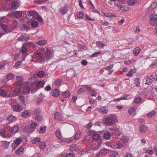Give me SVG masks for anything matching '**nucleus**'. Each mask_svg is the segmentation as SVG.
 <instances>
[{
    "label": "nucleus",
    "mask_w": 157,
    "mask_h": 157,
    "mask_svg": "<svg viewBox=\"0 0 157 157\" xmlns=\"http://www.w3.org/2000/svg\"><path fill=\"white\" fill-rule=\"evenodd\" d=\"M115 116L113 114H111L109 117L104 118L103 120V123L108 126L112 125L115 120Z\"/></svg>",
    "instance_id": "1"
},
{
    "label": "nucleus",
    "mask_w": 157,
    "mask_h": 157,
    "mask_svg": "<svg viewBox=\"0 0 157 157\" xmlns=\"http://www.w3.org/2000/svg\"><path fill=\"white\" fill-rule=\"evenodd\" d=\"M42 58V56L41 53L40 52H35L32 56L31 62L33 61L36 62H39L41 61Z\"/></svg>",
    "instance_id": "2"
},
{
    "label": "nucleus",
    "mask_w": 157,
    "mask_h": 157,
    "mask_svg": "<svg viewBox=\"0 0 157 157\" xmlns=\"http://www.w3.org/2000/svg\"><path fill=\"white\" fill-rule=\"evenodd\" d=\"M25 14L26 15L27 19L29 20V21L33 18L38 14L34 10L26 11Z\"/></svg>",
    "instance_id": "3"
},
{
    "label": "nucleus",
    "mask_w": 157,
    "mask_h": 157,
    "mask_svg": "<svg viewBox=\"0 0 157 157\" xmlns=\"http://www.w3.org/2000/svg\"><path fill=\"white\" fill-rule=\"evenodd\" d=\"M43 49L45 53L46 58L47 59L51 58L53 53V50L52 49H48L47 47L43 48Z\"/></svg>",
    "instance_id": "4"
},
{
    "label": "nucleus",
    "mask_w": 157,
    "mask_h": 157,
    "mask_svg": "<svg viewBox=\"0 0 157 157\" xmlns=\"http://www.w3.org/2000/svg\"><path fill=\"white\" fill-rule=\"evenodd\" d=\"M0 33H3L4 34L6 33H8L10 32V29L6 24H4L0 23Z\"/></svg>",
    "instance_id": "5"
},
{
    "label": "nucleus",
    "mask_w": 157,
    "mask_h": 157,
    "mask_svg": "<svg viewBox=\"0 0 157 157\" xmlns=\"http://www.w3.org/2000/svg\"><path fill=\"white\" fill-rule=\"evenodd\" d=\"M22 140L20 138H17L14 140L13 143L12 144V147L13 149H15L17 146L19 145L21 142Z\"/></svg>",
    "instance_id": "6"
},
{
    "label": "nucleus",
    "mask_w": 157,
    "mask_h": 157,
    "mask_svg": "<svg viewBox=\"0 0 157 157\" xmlns=\"http://www.w3.org/2000/svg\"><path fill=\"white\" fill-rule=\"evenodd\" d=\"M115 5L116 7H118L122 11H126L128 10V7L124 5H122L117 3H115Z\"/></svg>",
    "instance_id": "7"
},
{
    "label": "nucleus",
    "mask_w": 157,
    "mask_h": 157,
    "mask_svg": "<svg viewBox=\"0 0 157 157\" xmlns=\"http://www.w3.org/2000/svg\"><path fill=\"white\" fill-rule=\"evenodd\" d=\"M147 78L146 79V84H151L152 79H153V76L152 74H148L147 75Z\"/></svg>",
    "instance_id": "8"
},
{
    "label": "nucleus",
    "mask_w": 157,
    "mask_h": 157,
    "mask_svg": "<svg viewBox=\"0 0 157 157\" xmlns=\"http://www.w3.org/2000/svg\"><path fill=\"white\" fill-rule=\"evenodd\" d=\"M98 110L100 112L103 114H106L108 112V109L107 107H101L99 108Z\"/></svg>",
    "instance_id": "9"
},
{
    "label": "nucleus",
    "mask_w": 157,
    "mask_h": 157,
    "mask_svg": "<svg viewBox=\"0 0 157 157\" xmlns=\"http://www.w3.org/2000/svg\"><path fill=\"white\" fill-rule=\"evenodd\" d=\"M23 13V11H16L13 12V14L14 17L18 18L21 17Z\"/></svg>",
    "instance_id": "10"
},
{
    "label": "nucleus",
    "mask_w": 157,
    "mask_h": 157,
    "mask_svg": "<svg viewBox=\"0 0 157 157\" xmlns=\"http://www.w3.org/2000/svg\"><path fill=\"white\" fill-rule=\"evenodd\" d=\"M23 108L18 105H13V110L14 111L18 112L21 111Z\"/></svg>",
    "instance_id": "11"
},
{
    "label": "nucleus",
    "mask_w": 157,
    "mask_h": 157,
    "mask_svg": "<svg viewBox=\"0 0 157 157\" xmlns=\"http://www.w3.org/2000/svg\"><path fill=\"white\" fill-rule=\"evenodd\" d=\"M30 25L29 23V21H27L26 24H23L21 29H22L27 31L30 30L31 29L30 27Z\"/></svg>",
    "instance_id": "12"
},
{
    "label": "nucleus",
    "mask_w": 157,
    "mask_h": 157,
    "mask_svg": "<svg viewBox=\"0 0 157 157\" xmlns=\"http://www.w3.org/2000/svg\"><path fill=\"white\" fill-rule=\"evenodd\" d=\"M150 23L153 26L157 24V18L153 17L151 18Z\"/></svg>",
    "instance_id": "13"
},
{
    "label": "nucleus",
    "mask_w": 157,
    "mask_h": 157,
    "mask_svg": "<svg viewBox=\"0 0 157 157\" xmlns=\"http://www.w3.org/2000/svg\"><path fill=\"white\" fill-rule=\"evenodd\" d=\"M29 37L26 35H22L18 38V40L21 41H27L29 39Z\"/></svg>",
    "instance_id": "14"
},
{
    "label": "nucleus",
    "mask_w": 157,
    "mask_h": 157,
    "mask_svg": "<svg viewBox=\"0 0 157 157\" xmlns=\"http://www.w3.org/2000/svg\"><path fill=\"white\" fill-rule=\"evenodd\" d=\"M31 114V112L28 110L24 111L21 114V116L23 118L27 117Z\"/></svg>",
    "instance_id": "15"
},
{
    "label": "nucleus",
    "mask_w": 157,
    "mask_h": 157,
    "mask_svg": "<svg viewBox=\"0 0 157 157\" xmlns=\"http://www.w3.org/2000/svg\"><path fill=\"white\" fill-rule=\"evenodd\" d=\"M1 142L3 147L5 149H7L8 147L10 142H7L5 141H1Z\"/></svg>",
    "instance_id": "16"
},
{
    "label": "nucleus",
    "mask_w": 157,
    "mask_h": 157,
    "mask_svg": "<svg viewBox=\"0 0 157 157\" xmlns=\"http://www.w3.org/2000/svg\"><path fill=\"white\" fill-rule=\"evenodd\" d=\"M29 23L31 25L32 27H36L38 26L39 24L38 22L35 21H29Z\"/></svg>",
    "instance_id": "17"
},
{
    "label": "nucleus",
    "mask_w": 157,
    "mask_h": 157,
    "mask_svg": "<svg viewBox=\"0 0 157 157\" xmlns=\"http://www.w3.org/2000/svg\"><path fill=\"white\" fill-rule=\"evenodd\" d=\"M136 69L134 68L131 69L127 74L126 75L128 77H132L133 74L136 72Z\"/></svg>",
    "instance_id": "18"
},
{
    "label": "nucleus",
    "mask_w": 157,
    "mask_h": 157,
    "mask_svg": "<svg viewBox=\"0 0 157 157\" xmlns=\"http://www.w3.org/2000/svg\"><path fill=\"white\" fill-rule=\"evenodd\" d=\"M7 120L9 121L13 122L16 120L17 118L12 115L9 116L6 118Z\"/></svg>",
    "instance_id": "19"
},
{
    "label": "nucleus",
    "mask_w": 157,
    "mask_h": 157,
    "mask_svg": "<svg viewBox=\"0 0 157 157\" xmlns=\"http://www.w3.org/2000/svg\"><path fill=\"white\" fill-rule=\"evenodd\" d=\"M24 151V148L21 147L20 148L16 150L15 153L17 155H20L23 153Z\"/></svg>",
    "instance_id": "20"
},
{
    "label": "nucleus",
    "mask_w": 157,
    "mask_h": 157,
    "mask_svg": "<svg viewBox=\"0 0 157 157\" xmlns=\"http://www.w3.org/2000/svg\"><path fill=\"white\" fill-rule=\"evenodd\" d=\"M54 117L57 120H61L63 118L61 114L59 112L55 113Z\"/></svg>",
    "instance_id": "21"
},
{
    "label": "nucleus",
    "mask_w": 157,
    "mask_h": 157,
    "mask_svg": "<svg viewBox=\"0 0 157 157\" xmlns=\"http://www.w3.org/2000/svg\"><path fill=\"white\" fill-rule=\"evenodd\" d=\"M141 50V49L139 47H136L133 50V52L134 55L137 56L139 54Z\"/></svg>",
    "instance_id": "22"
},
{
    "label": "nucleus",
    "mask_w": 157,
    "mask_h": 157,
    "mask_svg": "<svg viewBox=\"0 0 157 157\" xmlns=\"http://www.w3.org/2000/svg\"><path fill=\"white\" fill-rule=\"evenodd\" d=\"M47 41L45 40H41L36 42V44L40 46L44 45L47 44Z\"/></svg>",
    "instance_id": "23"
},
{
    "label": "nucleus",
    "mask_w": 157,
    "mask_h": 157,
    "mask_svg": "<svg viewBox=\"0 0 157 157\" xmlns=\"http://www.w3.org/2000/svg\"><path fill=\"white\" fill-rule=\"evenodd\" d=\"M52 94L53 96L56 97L59 95L60 92L58 89H56L52 91Z\"/></svg>",
    "instance_id": "24"
},
{
    "label": "nucleus",
    "mask_w": 157,
    "mask_h": 157,
    "mask_svg": "<svg viewBox=\"0 0 157 157\" xmlns=\"http://www.w3.org/2000/svg\"><path fill=\"white\" fill-rule=\"evenodd\" d=\"M128 113L131 116H134L136 114V110L135 108H130L128 109Z\"/></svg>",
    "instance_id": "25"
},
{
    "label": "nucleus",
    "mask_w": 157,
    "mask_h": 157,
    "mask_svg": "<svg viewBox=\"0 0 157 157\" xmlns=\"http://www.w3.org/2000/svg\"><path fill=\"white\" fill-rule=\"evenodd\" d=\"M19 6L18 3L17 2H14L11 4V9H17Z\"/></svg>",
    "instance_id": "26"
},
{
    "label": "nucleus",
    "mask_w": 157,
    "mask_h": 157,
    "mask_svg": "<svg viewBox=\"0 0 157 157\" xmlns=\"http://www.w3.org/2000/svg\"><path fill=\"white\" fill-rule=\"evenodd\" d=\"M37 80V78L36 77H31L29 78L28 82L29 83H33L36 82Z\"/></svg>",
    "instance_id": "27"
},
{
    "label": "nucleus",
    "mask_w": 157,
    "mask_h": 157,
    "mask_svg": "<svg viewBox=\"0 0 157 157\" xmlns=\"http://www.w3.org/2000/svg\"><path fill=\"white\" fill-rule=\"evenodd\" d=\"M93 139L95 140H99L100 139L99 135L97 133L93 134L92 136Z\"/></svg>",
    "instance_id": "28"
},
{
    "label": "nucleus",
    "mask_w": 157,
    "mask_h": 157,
    "mask_svg": "<svg viewBox=\"0 0 157 157\" xmlns=\"http://www.w3.org/2000/svg\"><path fill=\"white\" fill-rule=\"evenodd\" d=\"M19 100L22 105H25V97L22 95H21L18 97Z\"/></svg>",
    "instance_id": "29"
},
{
    "label": "nucleus",
    "mask_w": 157,
    "mask_h": 157,
    "mask_svg": "<svg viewBox=\"0 0 157 157\" xmlns=\"http://www.w3.org/2000/svg\"><path fill=\"white\" fill-rule=\"evenodd\" d=\"M59 10L62 15H63L66 13L68 10V8L66 7L63 8H61Z\"/></svg>",
    "instance_id": "30"
},
{
    "label": "nucleus",
    "mask_w": 157,
    "mask_h": 157,
    "mask_svg": "<svg viewBox=\"0 0 157 157\" xmlns=\"http://www.w3.org/2000/svg\"><path fill=\"white\" fill-rule=\"evenodd\" d=\"M26 44H24L23 45L21 48V50L20 51V52L22 53L23 54H24L27 51V48L26 47Z\"/></svg>",
    "instance_id": "31"
},
{
    "label": "nucleus",
    "mask_w": 157,
    "mask_h": 157,
    "mask_svg": "<svg viewBox=\"0 0 157 157\" xmlns=\"http://www.w3.org/2000/svg\"><path fill=\"white\" fill-rule=\"evenodd\" d=\"M123 146V145L121 144L120 142L115 143L113 145V147L116 148H120V147H122Z\"/></svg>",
    "instance_id": "32"
},
{
    "label": "nucleus",
    "mask_w": 157,
    "mask_h": 157,
    "mask_svg": "<svg viewBox=\"0 0 157 157\" xmlns=\"http://www.w3.org/2000/svg\"><path fill=\"white\" fill-rule=\"evenodd\" d=\"M78 148L77 146L75 144H73L70 146L69 149L72 151H75Z\"/></svg>",
    "instance_id": "33"
},
{
    "label": "nucleus",
    "mask_w": 157,
    "mask_h": 157,
    "mask_svg": "<svg viewBox=\"0 0 157 157\" xmlns=\"http://www.w3.org/2000/svg\"><path fill=\"white\" fill-rule=\"evenodd\" d=\"M140 129L142 132L144 133L146 132L147 128L146 127L145 125L142 124L140 126Z\"/></svg>",
    "instance_id": "34"
},
{
    "label": "nucleus",
    "mask_w": 157,
    "mask_h": 157,
    "mask_svg": "<svg viewBox=\"0 0 157 157\" xmlns=\"http://www.w3.org/2000/svg\"><path fill=\"white\" fill-rule=\"evenodd\" d=\"M38 126L37 123L34 121H32L30 124V127L32 129H35Z\"/></svg>",
    "instance_id": "35"
},
{
    "label": "nucleus",
    "mask_w": 157,
    "mask_h": 157,
    "mask_svg": "<svg viewBox=\"0 0 157 157\" xmlns=\"http://www.w3.org/2000/svg\"><path fill=\"white\" fill-rule=\"evenodd\" d=\"M102 13L105 16L108 17H112L114 15V14L112 13H109L107 12H102Z\"/></svg>",
    "instance_id": "36"
},
{
    "label": "nucleus",
    "mask_w": 157,
    "mask_h": 157,
    "mask_svg": "<svg viewBox=\"0 0 157 157\" xmlns=\"http://www.w3.org/2000/svg\"><path fill=\"white\" fill-rule=\"evenodd\" d=\"M96 45L98 47L100 48H102L105 46V44L102 42L99 41L97 42Z\"/></svg>",
    "instance_id": "37"
},
{
    "label": "nucleus",
    "mask_w": 157,
    "mask_h": 157,
    "mask_svg": "<svg viewBox=\"0 0 157 157\" xmlns=\"http://www.w3.org/2000/svg\"><path fill=\"white\" fill-rule=\"evenodd\" d=\"M77 92L79 95H82L85 94V90L83 88H81L77 90Z\"/></svg>",
    "instance_id": "38"
},
{
    "label": "nucleus",
    "mask_w": 157,
    "mask_h": 157,
    "mask_svg": "<svg viewBox=\"0 0 157 157\" xmlns=\"http://www.w3.org/2000/svg\"><path fill=\"white\" fill-rule=\"evenodd\" d=\"M19 129V127L18 125H16L13 127L12 131L14 133H16L18 132Z\"/></svg>",
    "instance_id": "39"
},
{
    "label": "nucleus",
    "mask_w": 157,
    "mask_h": 157,
    "mask_svg": "<svg viewBox=\"0 0 157 157\" xmlns=\"http://www.w3.org/2000/svg\"><path fill=\"white\" fill-rule=\"evenodd\" d=\"M14 78V75L12 73L8 74L6 75V78L9 80L13 79Z\"/></svg>",
    "instance_id": "40"
},
{
    "label": "nucleus",
    "mask_w": 157,
    "mask_h": 157,
    "mask_svg": "<svg viewBox=\"0 0 157 157\" xmlns=\"http://www.w3.org/2000/svg\"><path fill=\"white\" fill-rule=\"evenodd\" d=\"M81 132L79 130L75 134L74 136V138L75 140L78 139L81 136Z\"/></svg>",
    "instance_id": "41"
},
{
    "label": "nucleus",
    "mask_w": 157,
    "mask_h": 157,
    "mask_svg": "<svg viewBox=\"0 0 157 157\" xmlns=\"http://www.w3.org/2000/svg\"><path fill=\"white\" fill-rule=\"evenodd\" d=\"M71 95L70 92L69 91H67L63 94V97L65 98H68Z\"/></svg>",
    "instance_id": "42"
},
{
    "label": "nucleus",
    "mask_w": 157,
    "mask_h": 157,
    "mask_svg": "<svg viewBox=\"0 0 157 157\" xmlns=\"http://www.w3.org/2000/svg\"><path fill=\"white\" fill-rule=\"evenodd\" d=\"M111 137V134L109 132L105 133L103 135L104 138L106 139H109Z\"/></svg>",
    "instance_id": "43"
},
{
    "label": "nucleus",
    "mask_w": 157,
    "mask_h": 157,
    "mask_svg": "<svg viewBox=\"0 0 157 157\" xmlns=\"http://www.w3.org/2000/svg\"><path fill=\"white\" fill-rule=\"evenodd\" d=\"M62 82V81L60 79H57L55 80L54 83L56 86H58L61 84Z\"/></svg>",
    "instance_id": "44"
},
{
    "label": "nucleus",
    "mask_w": 157,
    "mask_h": 157,
    "mask_svg": "<svg viewBox=\"0 0 157 157\" xmlns=\"http://www.w3.org/2000/svg\"><path fill=\"white\" fill-rule=\"evenodd\" d=\"M39 146L41 149H43L46 147V144L44 142H42L39 144Z\"/></svg>",
    "instance_id": "45"
},
{
    "label": "nucleus",
    "mask_w": 157,
    "mask_h": 157,
    "mask_svg": "<svg viewBox=\"0 0 157 157\" xmlns=\"http://www.w3.org/2000/svg\"><path fill=\"white\" fill-rule=\"evenodd\" d=\"M36 86L38 88H42L44 86V83L42 81H39L37 83Z\"/></svg>",
    "instance_id": "46"
},
{
    "label": "nucleus",
    "mask_w": 157,
    "mask_h": 157,
    "mask_svg": "<svg viewBox=\"0 0 157 157\" xmlns=\"http://www.w3.org/2000/svg\"><path fill=\"white\" fill-rule=\"evenodd\" d=\"M100 144L101 143H100L96 147H94L93 146H92L90 147V149L91 151H94L98 150V149L100 147Z\"/></svg>",
    "instance_id": "47"
},
{
    "label": "nucleus",
    "mask_w": 157,
    "mask_h": 157,
    "mask_svg": "<svg viewBox=\"0 0 157 157\" xmlns=\"http://www.w3.org/2000/svg\"><path fill=\"white\" fill-rule=\"evenodd\" d=\"M109 151L107 149H103L100 151V153L102 155H105L107 154Z\"/></svg>",
    "instance_id": "48"
},
{
    "label": "nucleus",
    "mask_w": 157,
    "mask_h": 157,
    "mask_svg": "<svg viewBox=\"0 0 157 157\" xmlns=\"http://www.w3.org/2000/svg\"><path fill=\"white\" fill-rule=\"evenodd\" d=\"M40 141V139L39 138H36L35 139H34L32 140V143L37 144L38 143H39Z\"/></svg>",
    "instance_id": "49"
},
{
    "label": "nucleus",
    "mask_w": 157,
    "mask_h": 157,
    "mask_svg": "<svg viewBox=\"0 0 157 157\" xmlns=\"http://www.w3.org/2000/svg\"><path fill=\"white\" fill-rule=\"evenodd\" d=\"M136 60L135 59L129 60L128 61H124V63L125 64L129 65L132 63L136 62Z\"/></svg>",
    "instance_id": "50"
},
{
    "label": "nucleus",
    "mask_w": 157,
    "mask_h": 157,
    "mask_svg": "<svg viewBox=\"0 0 157 157\" xmlns=\"http://www.w3.org/2000/svg\"><path fill=\"white\" fill-rule=\"evenodd\" d=\"M121 140L124 143H127L128 141V138L126 136H123L121 138Z\"/></svg>",
    "instance_id": "51"
},
{
    "label": "nucleus",
    "mask_w": 157,
    "mask_h": 157,
    "mask_svg": "<svg viewBox=\"0 0 157 157\" xmlns=\"http://www.w3.org/2000/svg\"><path fill=\"white\" fill-rule=\"evenodd\" d=\"M100 54H103L104 53L103 52H101L100 51L95 52L92 54L91 56V57H97L98 55Z\"/></svg>",
    "instance_id": "52"
},
{
    "label": "nucleus",
    "mask_w": 157,
    "mask_h": 157,
    "mask_svg": "<svg viewBox=\"0 0 157 157\" xmlns=\"http://www.w3.org/2000/svg\"><path fill=\"white\" fill-rule=\"evenodd\" d=\"M155 111L154 110H152L151 111L148 113L147 115L149 117H152L153 116L155 113Z\"/></svg>",
    "instance_id": "53"
},
{
    "label": "nucleus",
    "mask_w": 157,
    "mask_h": 157,
    "mask_svg": "<svg viewBox=\"0 0 157 157\" xmlns=\"http://www.w3.org/2000/svg\"><path fill=\"white\" fill-rule=\"evenodd\" d=\"M136 2V0H128V5L131 6L134 5Z\"/></svg>",
    "instance_id": "54"
},
{
    "label": "nucleus",
    "mask_w": 157,
    "mask_h": 157,
    "mask_svg": "<svg viewBox=\"0 0 157 157\" xmlns=\"http://www.w3.org/2000/svg\"><path fill=\"white\" fill-rule=\"evenodd\" d=\"M56 136L57 138L59 139H61L62 138L61 133L59 130H57L56 132Z\"/></svg>",
    "instance_id": "55"
},
{
    "label": "nucleus",
    "mask_w": 157,
    "mask_h": 157,
    "mask_svg": "<svg viewBox=\"0 0 157 157\" xmlns=\"http://www.w3.org/2000/svg\"><path fill=\"white\" fill-rule=\"evenodd\" d=\"M139 78H136L135 80V84L136 85V86L137 87H138L140 86V81Z\"/></svg>",
    "instance_id": "56"
},
{
    "label": "nucleus",
    "mask_w": 157,
    "mask_h": 157,
    "mask_svg": "<svg viewBox=\"0 0 157 157\" xmlns=\"http://www.w3.org/2000/svg\"><path fill=\"white\" fill-rule=\"evenodd\" d=\"M141 101V98L138 97L136 98L134 100V101L135 103L138 104Z\"/></svg>",
    "instance_id": "57"
},
{
    "label": "nucleus",
    "mask_w": 157,
    "mask_h": 157,
    "mask_svg": "<svg viewBox=\"0 0 157 157\" xmlns=\"http://www.w3.org/2000/svg\"><path fill=\"white\" fill-rule=\"evenodd\" d=\"M30 89L29 87L28 86H25L24 89L23 91L24 93H28L30 92Z\"/></svg>",
    "instance_id": "58"
},
{
    "label": "nucleus",
    "mask_w": 157,
    "mask_h": 157,
    "mask_svg": "<svg viewBox=\"0 0 157 157\" xmlns=\"http://www.w3.org/2000/svg\"><path fill=\"white\" fill-rule=\"evenodd\" d=\"M146 152L147 153L149 154L150 155H151L153 153V150H152L151 147H149L146 151Z\"/></svg>",
    "instance_id": "59"
},
{
    "label": "nucleus",
    "mask_w": 157,
    "mask_h": 157,
    "mask_svg": "<svg viewBox=\"0 0 157 157\" xmlns=\"http://www.w3.org/2000/svg\"><path fill=\"white\" fill-rule=\"evenodd\" d=\"M83 13L82 12H79L77 13V16L79 18H82L83 17Z\"/></svg>",
    "instance_id": "60"
},
{
    "label": "nucleus",
    "mask_w": 157,
    "mask_h": 157,
    "mask_svg": "<svg viewBox=\"0 0 157 157\" xmlns=\"http://www.w3.org/2000/svg\"><path fill=\"white\" fill-rule=\"evenodd\" d=\"M0 135L3 138H6V136L5 135V131L4 129H1L0 131Z\"/></svg>",
    "instance_id": "61"
},
{
    "label": "nucleus",
    "mask_w": 157,
    "mask_h": 157,
    "mask_svg": "<svg viewBox=\"0 0 157 157\" xmlns=\"http://www.w3.org/2000/svg\"><path fill=\"white\" fill-rule=\"evenodd\" d=\"M0 95L2 97H5L6 95V92L4 90L0 89Z\"/></svg>",
    "instance_id": "62"
},
{
    "label": "nucleus",
    "mask_w": 157,
    "mask_h": 157,
    "mask_svg": "<svg viewBox=\"0 0 157 157\" xmlns=\"http://www.w3.org/2000/svg\"><path fill=\"white\" fill-rule=\"evenodd\" d=\"M112 132L113 131H116V132H118L119 129L117 128H115L114 127H113L111 128H108Z\"/></svg>",
    "instance_id": "63"
},
{
    "label": "nucleus",
    "mask_w": 157,
    "mask_h": 157,
    "mask_svg": "<svg viewBox=\"0 0 157 157\" xmlns=\"http://www.w3.org/2000/svg\"><path fill=\"white\" fill-rule=\"evenodd\" d=\"M44 75V72L43 71H40L37 74V76L40 77H42Z\"/></svg>",
    "instance_id": "64"
}]
</instances>
